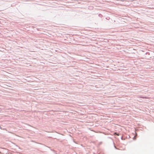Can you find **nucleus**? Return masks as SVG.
I'll return each instance as SVG.
<instances>
[{
	"mask_svg": "<svg viewBox=\"0 0 154 154\" xmlns=\"http://www.w3.org/2000/svg\"><path fill=\"white\" fill-rule=\"evenodd\" d=\"M116 134L117 135V136H119V134H117L116 133H114V135H116Z\"/></svg>",
	"mask_w": 154,
	"mask_h": 154,
	"instance_id": "nucleus-1",
	"label": "nucleus"
}]
</instances>
